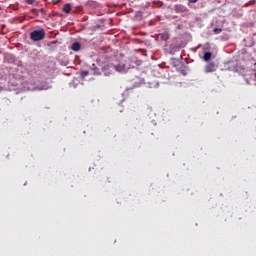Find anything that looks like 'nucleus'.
<instances>
[{"mask_svg": "<svg viewBox=\"0 0 256 256\" xmlns=\"http://www.w3.org/2000/svg\"><path fill=\"white\" fill-rule=\"evenodd\" d=\"M152 123H153L154 127L157 125V123L155 122V120H152Z\"/></svg>", "mask_w": 256, "mask_h": 256, "instance_id": "24", "label": "nucleus"}, {"mask_svg": "<svg viewBox=\"0 0 256 256\" xmlns=\"http://www.w3.org/2000/svg\"><path fill=\"white\" fill-rule=\"evenodd\" d=\"M63 12L67 13V14L71 13V4H69V3L65 4L63 6Z\"/></svg>", "mask_w": 256, "mask_h": 256, "instance_id": "14", "label": "nucleus"}, {"mask_svg": "<svg viewBox=\"0 0 256 256\" xmlns=\"http://www.w3.org/2000/svg\"><path fill=\"white\" fill-rule=\"evenodd\" d=\"M199 0H188L189 3H197Z\"/></svg>", "mask_w": 256, "mask_h": 256, "instance_id": "22", "label": "nucleus"}, {"mask_svg": "<svg viewBox=\"0 0 256 256\" xmlns=\"http://www.w3.org/2000/svg\"><path fill=\"white\" fill-rule=\"evenodd\" d=\"M159 37L161 41H169V39H171V35L169 34V32L160 33Z\"/></svg>", "mask_w": 256, "mask_h": 256, "instance_id": "8", "label": "nucleus"}, {"mask_svg": "<svg viewBox=\"0 0 256 256\" xmlns=\"http://www.w3.org/2000/svg\"><path fill=\"white\" fill-rule=\"evenodd\" d=\"M87 75H89L88 70H83V71L80 72V78L81 79H85V77H87Z\"/></svg>", "mask_w": 256, "mask_h": 256, "instance_id": "15", "label": "nucleus"}, {"mask_svg": "<svg viewBox=\"0 0 256 256\" xmlns=\"http://www.w3.org/2000/svg\"><path fill=\"white\" fill-rule=\"evenodd\" d=\"M25 3H27V5H33V3H35V0H25Z\"/></svg>", "mask_w": 256, "mask_h": 256, "instance_id": "19", "label": "nucleus"}, {"mask_svg": "<svg viewBox=\"0 0 256 256\" xmlns=\"http://www.w3.org/2000/svg\"><path fill=\"white\" fill-rule=\"evenodd\" d=\"M21 66H23V62L19 61L18 62V67H21Z\"/></svg>", "mask_w": 256, "mask_h": 256, "instance_id": "23", "label": "nucleus"}, {"mask_svg": "<svg viewBox=\"0 0 256 256\" xmlns=\"http://www.w3.org/2000/svg\"><path fill=\"white\" fill-rule=\"evenodd\" d=\"M223 32V29L222 28H214L213 29V33L215 34V35H219L220 33H222Z\"/></svg>", "mask_w": 256, "mask_h": 256, "instance_id": "17", "label": "nucleus"}, {"mask_svg": "<svg viewBox=\"0 0 256 256\" xmlns=\"http://www.w3.org/2000/svg\"><path fill=\"white\" fill-rule=\"evenodd\" d=\"M71 49L72 51H74L75 53H77L78 51H81V43L79 42H74L71 44Z\"/></svg>", "mask_w": 256, "mask_h": 256, "instance_id": "10", "label": "nucleus"}, {"mask_svg": "<svg viewBox=\"0 0 256 256\" xmlns=\"http://www.w3.org/2000/svg\"><path fill=\"white\" fill-rule=\"evenodd\" d=\"M113 69H115V71L118 73H123V71H125V64L113 65Z\"/></svg>", "mask_w": 256, "mask_h": 256, "instance_id": "11", "label": "nucleus"}, {"mask_svg": "<svg viewBox=\"0 0 256 256\" xmlns=\"http://www.w3.org/2000/svg\"><path fill=\"white\" fill-rule=\"evenodd\" d=\"M127 91H129V89H126V91H124L123 95H127Z\"/></svg>", "mask_w": 256, "mask_h": 256, "instance_id": "25", "label": "nucleus"}, {"mask_svg": "<svg viewBox=\"0 0 256 256\" xmlns=\"http://www.w3.org/2000/svg\"><path fill=\"white\" fill-rule=\"evenodd\" d=\"M3 54V51L0 50V55Z\"/></svg>", "mask_w": 256, "mask_h": 256, "instance_id": "27", "label": "nucleus"}, {"mask_svg": "<svg viewBox=\"0 0 256 256\" xmlns=\"http://www.w3.org/2000/svg\"><path fill=\"white\" fill-rule=\"evenodd\" d=\"M31 13H33L34 15H39V10L34 8L31 10Z\"/></svg>", "mask_w": 256, "mask_h": 256, "instance_id": "20", "label": "nucleus"}, {"mask_svg": "<svg viewBox=\"0 0 256 256\" xmlns=\"http://www.w3.org/2000/svg\"><path fill=\"white\" fill-rule=\"evenodd\" d=\"M131 83L134 88L141 87V85H145V79L139 76H136L131 80Z\"/></svg>", "mask_w": 256, "mask_h": 256, "instance_id": "4", "label": "nucleus"}, {"mask_svg": "<svg viewBox=\"0 0 256 256\" xmlns=\"http://www.w3.org/2000/svg\"><path fill=\"white\" fill-rule=\"evenodd\" d=\"M0 91H1V87H0Z\"/></svg>", "mask_w": 256, "mask_h": 256, "instance_id": "29", "label": "nucleus"}, {"mask_svg": "<svg viewBox=\"0 0 256 256\" xmlns=\"http://www.w3.org/2000/svg\"><path fill=\"white\" fill-rule=\"evenodd\" d=\"M217 71V64L215 62H209L204 67V73H215Z\"/></svg>", "mask_w": 256, "mask_h": 256, "instance_id": "2", "label": "nucleus"}, {"mask_svg": "<svg viewBox=\"0 0 256 256\" xmlns=\"http://www.w3.org/2000/svg\"><path fill=\"white\" fill-rule=\"evenodd\" d=\"M31 41H43L45 39V29L34 30L30 33Z\"/></svg>", "mask_w": 256, "mask_h": 256, "instance_id": "1", "label": "nucleus"}, {"mask_svg": "<svg viewBox=\"0 0 256 256\" xmlns=\"http://www.w3.org/2000/svg\"><path fill=\"white\" fill-rule=\"evenodd\" d=\"M131 63H135L137 67L141 65V60H138L137 57L131 59Z\"/></svg>", "mask_w": 256, "mask_h": 256, "instance_id": "16", "label": "nucleus"}, {"mask_svg": "<svg viewBox=\"0 0 256 256\" xmlns=\"http://www.w3.org/2000/svg\"><path fill=\"white\" fill-rule=\"evenodd\" d=\"M150 89H157L159 87V81L148 82Z\"/></svg>", "mask_w": 256, "mask_h": 256, "instance_id": "13", "label": "nucleus"}, {"mask_svg": "<svg viewBox=\"0 0 256 256\" xmlns=\"http://www.w3.org/2000/svg\"><path fill=\"white\" fill-rule=\"evenodd\" d=\"M254 76H255V81H256V72L254 73Z\"/></svg>", "mask_w": 256, "mask_h": 256, "instance_id": "26", "label": "nucleus"}, {"mask_svg": "<svg viewBox=\"0 0 256 256\" xmlns=\"http://www.w3.org/2000/svg\"><path fill=\"white\" fill-rule=\"evenodd\" d=\"M13 57H14V56H13V55H11V59H13Z\"/></svg>", "mask_w": 256, "mask_h": 256, "instance_id": "28", "label": "nucleus"}, {"mask_svg": "<svg viewBox=\"0 0 256 256\" xmlns=\"http://www.w3.org/2000/svg\"><path fill=\"white\" fill-rule=\"evenodd\" d=\"M40 89L46 91L47 89H49V86H41Z\"/></svg>", "mask_w": 256, "mask_h": 256, "instance_id": "21", "label": "nucleus"}, {"mask_svg": "<svg viewBox=\"0 0 256 256\" xmlns=\"http://www.w3.org/2000/svg\"><path fill=\"white\" fill-rule=\"evenodd\" d=\"M90 69H91V71H93V75L99 76L102 74L101 69H99V67H97V65H95V64H92Z\"/></svg>", "mask_w": 256, "mask_h": 256, "instance_id": "9", "label": "nucleus"}, {"mask_svg": "<svg viewBox=\"0 0 256 256\" xmlns=\"http://www.w3.org/2000/svg\"><path fill=\"white\" fill-rule=\"evenodd\" d=\"M102 73L105 77H111V75H113V64H106L102 68Z\"/></svg>", "mask_w": 256, "mask_h": 256, "instance_id": "3", "label": "nucleus"}, {"mask_svg": "<svg viewBox=\"0 0 256 256\" xmlns=\"http://www.w3.org/2000/svg\"><path fill=\"white\" fill-rule=\"evenodd\" d=\"M175 13H189V9L185 7L183 4L174 5Z\"/></svg>", "mask_w": 256, "mask_h": 256, "instance_id": "5", "label": "nucleus"}, {"mask_svg": "<svg viewBox=\"0 0 256 256\" xmlns=\"http://www.w3.org/2000/svg\"><path fill=\"white\" fill-rule=\"evenodd\" d=\"M179 51H181V45L170 44L169 46L170 55H175V53H179Z\"/></svg>", "mask_w": 256, "mask_h": 256, "instance_id": "6", "label": "nucleus"}, {"mask_svg": "<svg viewBox=\"0 0 256 256\" xmlns=\"http://www.w3.org/2000/svg\"><path fill=\"white\" fill-rule=\"evenodd\" d=\"M211 57H213V53H211V52H205L203 55V59L206 62L211 61Z\"/></svg>", "mask_w": 256, "mask_h": 256, "instance_id": "12", "label": "nucleus"}, {"mask_svg": "<svg viewBox=\"0 0 256 256\" xmlns=\"http://www.w3.org/2000/svg\"><path fill=\"white\" fill-rule=\"evenodd\" d=\"M227 65L228 71H237V63L235 61H229Z\"/></svg>", "mask_w": 256, "mask_h": 256, "instance_id": "7", "label": "nucleus"}, {"mask_svg": "<svg viewBox=\"0 0 256 256\" xmlns=\"http://www.w3.org/2000/svg\"><path fill=\"white\" fill-rule=\"evenodd\" d=\"M40 13V15L45 16L47 15V10H45V8H41L40 10H38V14Z\"/></svg>", "mask_w": 256, "mask_h": 256, "instance_id": "18", "label": "nucleus"}]
</instances>
